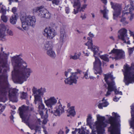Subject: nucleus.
Here are the masks:
<instances>
[{
	"label": "nucleus",
	"mask_w": 134,
	"mask_h": 134,
	"mask_svg": "<svg viewBox=\"0 0 134 134\" xmlns=\"http://www.w3.org/2000/svg\"><path fill=\"white\" fill-rule=\"evenodd\" d=\"M12 62L14 70L16 75V80L19 83H22L26 81L32 73V70L27 68V65L19 56H15L12 57Z\"/></svg>",
	"instance_id": "nucleus-1"
},
{
	"label": "nucleus",
	"mask_w": 134,
	"mask_h": 134,
	"mask_svg": "<svg viewBox=\"0 0 134 134\" xmlns=\"http://www.w3.org/2000/svg\"><path fill=\"white\" fill-rule=\"evenodd\" d=\"M114 116H110L108 119L110 126L109 127L108 131L110 132V134H120V128L119 127L120 125L119 123L120 122V118L118 114L113 112L112 113Z\"/></svg>",
	"instance_id": "nucleus-2"
},
{
	"label": "nucleus",
	"mask_w": 134,
	"mask_h": 134,
	"mask_svg": "<svg viewBox=\"0 0 134 134\" xmlns=\"http://www.w3.org/2000/svg\"><path fill=\"white\" fill-rule=\"evenodd\" d=\"M114 78L113 77V75L111 74H105V75L104 80L105 81L108 85L107 87L108 91L105 96L106 97L110 95L111 92L114 91L115 94L116 95L120 94V95L122 94L121 91H119L117 90L116 87L115 86V83L113 81Z\"/></svg>",
	"instance_id": "nucleus-3"
},
{
	"label": "nucleus",
	"mask_w": 134,
	"mask_h": 134,
	"mask_svg": "<svg viewBox=\"0 0 134 134\" xmlns=\"http://www.w3.org/2000/svg\"><path fill=\"white\" fill-rule=\"evenodd\" d=\"M124 70H122L124 75V82L128 85L130 83L134 82V64L130 67L128 65H124Z\"/></svg>",
	"instance_id": "nucleus-4"
},
{
	"label": "nucleus",
	"mask_w": 134,
	"mask_h": 134,
	"mask_svg": "<svg viewBox=\"0 0 134 134\" xmlns=\"http://www.w3.org/2000/svg\"><path fill=\"white\" fill-rule=\"evenodd\" d=\"M71 69H69L64 72L65 75L66 77L70 76L64 80L65 84L69 85L76 84L77 79L80 77V75L82 72V71L79 69H77L76 72H71Z\"/></svg>",
	"instance_id": "nucleus-5"
},
{
	"label": "nucleus",
	"mask_w": 134,
	"mask_h": 134,
	"mask_svg": "<svg viewBox=\"0 0 134 134\" xmlns=\"http://www.w3.org/2000/svg\"><path fill=\"white\" fill-rule=\"evenodd\" d=\"M29 107L23 105L19 108V115L22 120V122L25 123L28 126H33L41 127V121L39 119H38L34 124H30L26 119L27 116L28 115Z\"/></svg>",
	"instance_id": "nucleus-6"
},
{
	"label": "nucleus",
	"mask_w": 134,
	"mask_h": 134,
	"mask_svg": "<svg viewBox=\"0 0 134 134\" xmlns=\"http://www.w3.org/2000/svg\"><path fill=\"white\" fill-rule=\"evenodd\" d=\"M99 48L96 46H94L92 47L91 49L94 53V56L95 57V61L93 62V69L94 73L97 74H99L101 75L102 73V70L101 66L102 62L95 55H100V53L98 52Z\"/></svg>",
	"instance_id": "nucleus-7"
},
{
	"label": "nucleus",
	"mask_w": 134,
	"mask_h": 134,
	"mask_svg": "<svg viewBox=\"0 0 134 134\" xmlns=\"http://www.w3.org/2000/svg\"><path fill=\"white\" fill-rule=\"evenodd\" d=\"M44 88H41L37 90L36 88L34 87L32 89V91L34 95V102L35 104H38V108L39 109H43L44 108V105L42 103V99L41 96L43 94V93L45 92Z\"/></svg>",
	"instance_id": "nucleus-8"
},
{
	"label": "nucleus",
	"mask_w": 134,
	"mask_h": 134,
	"mask_svg": "<svg viewBox=\"0 0 134 134\" xmlns=\"http://www.w3.org/2000/svg\"><path fill=\"white\" fill-rule=\"evenodd\" d=\"M22 26L25 30H28L29 26L34 27L35 26L36 19L34 16L30 15L25 16L21 15L20 16Z\"/></svg>",
	"instance_id": "nucleus-9"
},
{
	"label": "nucleus",
	"mask_w": 134,
	"mask_h": 134,
	"mask_svg": "<svg viewBox=\"0 0 134 134\" xmlns=\"http://www.w3.org/2000/svg\"><path fill=\"white\" fill-rule=\"evenodd\" d=\"M97 117L98 121L94 124L93 129L95 128L96 130H97L98 132H101L103 130V128L107 126L106 124L104 122L105 119V117L99 115H97Z\"/></svg>",
	"instance_id": "nucleus-10"
},
{
	"label": "nucleus",
	"mask_w": 134,
	"mask_h": 134,
	"mask_svg": "<svg viewBox=\"0 0 134 134\" xmlns=\"http://www.w3.org/2000/svg\"><path fill=\"white\" fill-rule=\"evenodd\" d=\"M8 76L4 74L0 75V93H6V90L4 86V84L8 86L9 83L7 80Z\"/></svg>",
	"instance_id": "nucleus-11"
},
{
	"label": "nucleus",
	"mask_w": 134,
	"mask_h": 134,
	"mask_svg": "<svg viewBox=\"0 0 134 134\" xmlns=\"http://www.w3.org/2000/svg\"><path fill=\"white\" fill-rule=\"evenodd\" d=\"M112 53L114 54V57H110V58H111L113 60L114 59L116 60H120L124 59L125 57V52L122 49H115L114 48L109 53V54H110Z\"/></svg>",
	"instance_id": "nucleus-12"
},
{
	"label": "nucleus",
	"mask_w": 134,
	"mask_h": 134,
	"mask_svg": "<svg viewBox=\"0 0 134 134\" xmlns=\"http://www.w3.org/2000/svg\"><path fill=\"white\" fill-rule=\"evenodd\" d=\"M127 30L125 28L121 29L119 31L120 34L118 35L119 39H120L124 43L127 44H130V41L129 40V38L127 36Z\"/></svg>",
	"instance_id": "nucleus-13"
},
{
	"label": "nucleus",
	"mask_w": 134,
	"mask_h": 134,
	"mask_svg": "<svg viewBox=\"0 0 134 134\" xmlns=\"http://www.w3.org/2000/svg\"><path fill=\"white\" fill-rule=\"evenodd\" d=\"M110 4L112 8L115 11L113 14V19H116L120 14L121 10V7L119 4L113 3L112 2H110Z\"/></svg>",
	"instance_id": "nucleus-14"
},
{
	"label": "nucleus",
	"mask_w": 134,
	"mask_h": 134,
	"mask_svg": "<svg viewBox=\"0 0 134 134\" xmlns=\"http://www.w3.org/2000/svg\"><path fill=\"white\" fill-rule=\"evenodd\" d=\"M43 35L48 39H52L56 34L55 31L50 27L45 29L43 33Z\"/></svg>",
	"instance_id": "nucleus-15"
},
{
	"label": "nucleus",
	"mask_w": 134,
	"mask_h": 134,
	"mask_svg": "<svg viewBox=\"0 0 134 134\" xmlns=\"http://www.w3.org/2000/svg\"><path fill=\"white\" fill-rule=\"evenodd\" d=\"M55 109L54 110L51 111V112L56 116H59L60 115V113L62 114L64 112V108L62 107V105L60 103L59 101L57 106Z\"/></svg>",
	"instance_id": "nucleus-16"
},
{
	"label": "nucleus",
	"mask_w": 134,
	"mask_h": 134,
	"mask_svg": "<svg viewBox=\"0 0 134 134\" xmlns=\"http://www.w3.org/2000/svg\"><path fill=\"white\" fill-rule=\"evenodd\" d=\"M44 102L46 105L48 107L50 108L49 110L52 109V107L55 105L57 102V100L54 97H52L47 100H44Z\"/></svg>",
	"instance_id": "nucleus-17"
},
{
	"label": "nucleus",
	"mask_w": 134,
	"mask_h": 134,
	"mask_svg": "<svg viewBox=\"0 0 134 134\" xmlns=\"http://www.w3.org/2000/svg\"><path fill=\"white\" fill-rule=\"evenodd\" d=\"M18 90L15 89L12 90L9 93V96L10 101L14 102H17L18 100L16 93Z\"/></svg>",
	"instance_id": "nucleus-18"
},
{
	"label": "nucleus",
	"mask_w": 134,
	"mask_h": 134,
	"mask_svg": "<svg viewBox=\"0 0 134 134\" xmlns=\"http://www.w3.org/2000/svg\"><path fill=\"white\" fill-rule=\"evenodd\" d=\"M72 3L74 4L73 7L75 8L74 9V13L76 14L78 12L79 9L80 8L81 4L79 0H70Z\"/></svg>",
	"instance_id": "nucleus-19"
},
{
	"label": "nucleus",
	"mask_w": 134,
	"mask_h": 134,
	"mask_svg": "<svg viewBox=\"0 0 134 134\" xmlns=\"http://www.w3.org/2000/svg\"><path fill=\"white\" fill-rule=\"evenodd\" d=\"M36 10L39 13L38 15L42 18H43L48 11L45 8H42L41 7H38L36 9Z\"/></svg>",
	"instance_id": "nucleus-20"
},
{
	"label": "nucleus",
	"mask_w": 134,
	"mask_h": 134,
	"mask_svg": "<svg viewBox=\"0 0 134 134\" xmlns=\"http://www.w3.org/2000/svg\"><path fill=\"white\" fill-rule=\"evenodd\" d=\"M53 47L52 42L50 41H47L44 44L43 48L46 50H48L52 49Z\"/></svg>",
	"instance_id": "nucleus-21"
},
{
	"label": "nucleus",
	"mask_w": 134,
	"mask_h": 134,
	"mask_svg": "<svg viewBox=\"0 0 134 134\" xmlns=\"http://www.w3.org/2000/svg\"><path fill=\"white\" fill-rule=\"evenodd\" d=\"M103 8V10H100V12L101 13L103 14V18L108 20V18L107 14L108 13V10L107 9V8L105 6H104Z\"/></svg>",
	"instance_id": "nucleus-22"
},
{
	"label": "nucleus",
	"mask_w": 134,
	"mask_h": 134,
	"mask_svg": "<svg viewBox=\"0 0 134 134\" xmlns=\"http://www.w3.org/2000/svg\"><path fill=\"white\" fill-rule=\"evenodd\" d=\"M6 30V27L3 24H0V37H3L5 35V31Z\"/></svg>",
	"instance_id": "nucleus-23"
},
{
	"label": "nucleus",
	"mask_w": 134,
	"mask_h": 134,
	"mask_svg": "<svg viewBox=\"0 0 134 134\" xmlns=\"http://www.w3.org/2000/svg\"><path fill=\"white\" fill-rule=\"evenodd\" d=\"M104 98H103L102 100V103H99L98 105V107L100 109H102L103 107H107L109 104L108 103L106 100H104Z\"/></svg>",
	"instance_id": "nucleus-24"
},
{
	"label": "nucleus",
	"mask_w": 134,
	"mask_h": 134,
	"mask_svg": "<svg viewBox=\"0 0 134 134\" xmlns=\"http://www.w3.org/2000/svg\"><path fill=\"white\" fill-rule=\"evenodd\" d=\"M18 15L17 14L13 15L10 18V22L13 24H16Z\"/></svg>",
	"instance_id": "nucleus-25"
},
{
	"label": "nucleus",
	"mask_w": 134,
	"mask_h": 134,
	"mask_svg": "<svg viewBox=\"0 0 134 134\" xmlns=\"http://www.w3.org/2000/svg\"><path fill=\"white\" fill-rule=\"evenodd\" d=\"M69 114L67 115V116H69L71 115L72 116H74L75 115V112L74 109V106H72L69 109Z\"/></svg>",
	"instance_id": "nucleus-26"
},
{
	"label": "nucleus",
	"mask_w": 134,
	"mask_h": 134,
	"mask_svg": "<svg viewBox=\"0 0 134 134\" xmlns=\"http://www.w3.org/2000/svg\"><path fill=\"white\" fill-rule=\"evenodd\" d=\"M47 53L48 56L54 59L56 57L55 53L52 50V49L47 51Z\"/></svg>",
	"instance_id": "nucleus-27"
},
{
	"label": "nucleus",
	"mask_w": 134,
	"mask_h": 134,
	"mask_svg": "<svg viewBox=\"0 0 134 134\" xmlns=\"http://www.w3.org/2000/svg\"><path fill=\"white\" fill-rule=\"evenodd\" d=\"M60 41L61 42H63L64 41V39L66 37V33L63 29L60 30Z\"/></svg>",
	"instance_id": "nucleus-28"
},
{
	"label": "nucleus",
	"mask_w": 134,
	"mask_h": 134,
	"mask_svg": "<svg viewBox=\"0 0 134 134\" xmlns=\"http://www.w3.org/2000/svg\"><path fill=\"white\" fill-rule=\"evenodd\" d=\"M30 129L31 130H34L35 131V133H36L38 132L39 133L41 132L40 130L41 129V127H39L37 126H28Z\"/></svg>",
	"instance_id": "nucleus-29"
},
{
	"label": "nucleus",
	"mask_w": 134,
	"mask_h": 134,
	"mask_svg": "<svg viewBox=\"0 0 134 134\" xmlns=\"http://www.w3.org/2000/svg\"><path fill=\"white\" fill-rule=\"evenodd\" d=\"M108 55L107 54L100 56V58L102 59L107 62L109 61V59L108 57Z\"/></svg>",
	"instance_id": "nucleus-30"
},
{
	"label": "nucleus",
	"mask_w": 134,
	"mask_h": 134,
	"mask_svg": "<svg viewBox=\"0 0 134 134\" xmlns=\"http://www.w3.org/2000/svg\"><path fill=\"white\" fill-rule=\"evenodd\" d=\"M92 118L91 115V114H89L87 119V124L90 125L91 123V120Z\"/></svg>",
	"instance_id": "nucleus-31"
},
{
	"label": "nucleus",
	"mask_w": 134,
	"mask_h": 134,
	"mask_svg": "<svg viewBox=\"0 0 134 134\" xmlns=\"http://www.w3.org/2000/svg\"><path fill=\"white\" fill-rule=\"evenodd\" d=\"M51 17V14L49 13L48 11H47L45 14L44 15L43 18H45L47 19H49Z\"/></svg>",
	"instance_id": "nucleus-32"
},
{
	"label": "nucleus",
	"mask_w": 134,
	"mask_h": 134,
	"mask_svg": "<svg viewBox=\"0 0 134 134\" xmlns=\"http://www.w3.org/2000/svg\"><path fill=\"white\" fill-rule=\"evenodd\" d=\"M126 18L125 17H122L120 20V21L122 22L124 25L128 24V22L126 21Z\"/></svg>",
	"instance_id": "nucleus-33"
},
{
	"label": "nucleus",
	"mask_w": 134,
	"mask_h": 134,
	"mask_svg": "<svg viewBox=\"0 0 134 134\" xmlns=\"http://www.w3.org/2000/svg\"><path fill=\"white\" fill-rule=\"evenodd\" d=\"M5 14H2L1 16L2 20L4 22H6L7 21V17L5 16Z\"/></svg>",
	"instance_id": "nucleus-34"
},
{
	"label": "nucleus",
	"mask_w": 134,
	"mask_h": 134,
	"mask_svg": "<svg viewBox=\"0 0 134 134\" xmlns=\"http://www.w3.org/2000/svg\"><path fill=\"white\" fill-rule=\"evenodd\" d=\"M134 50V46L132 48L130 47L128 48V51L129 55H131Z\"/></svg>",
	"instance_id": "nucleus-35"
},
{
	"label": "nucleus",
	"mask_w": 134,
	"mask_h": 134,
	"mask_svg": "<svg viewBox=\"0 0 134 134\" xmlns=\"http://www.w3.org/2000/svg\"><path fill=\"white\" fill-rule=\"evenodd\" d=\"M27 94L26 93L23 92L21 98L23 99H25L27 97Z\"/></svg>",
	"instance_id": "nucleus-36"
},
{
	"label": "nucleus",
	"mask_w": 134,
	"mask_h": 134,
	"mask_svg": "<svg viewBox=\"0 0 134 134\" xmlns=\"http://www.w3.org/2000/svg\"><path fill=\"white\" fill-rule=\"evenodd\" d=\"M85 45L87 46H91V48L94 46H93L92 41H88L87 43H85Z\"/></svg>",
	"instance_id": "nucleus-37"
},
{
	"label": "nucleus",
	"mask_w": 134,
	"mask_h": 134,
	"mask_svg": "<svg viewBox=\"0 0 134 134\" xmlns=\"http://www.w3.org/2000/svg\"><path fill=\"white\" fill-rule=\"evenodd\" d=\"M61 1V0H53L52 1L53 4H54L56 5H58L59 2Z\"/></svg>",
	"instance_id": "nucleus-38"
},
{
	"label": "nucleus",
	"mask_w": 134,
	"mask_h": 134,
	"mask_svg": "<svg viewBox=\"0 0 134 134\" xmlns=\"http://www.w3.org/2000/svg\"><path fill=\"white\" fill-rule=\"evenodd\" d=\"M1 11L2 14H6V10L3 8V7L1 8Z\"/></svg>",
	"instance_id": "nucleus-39"
},
{
	"label": "nucleus",
	"mask_w": 134,
	"mask_h": 134,
	"mask_svg": "<svg viewBox=\"0 0 134 134\" xmlns=\"http://www.w3.org/2000/svg\"><path fill=\"white\" fill-rule=\"evenodd\" d=\"M1 11L2 14H6V10L3 8V7L1 8Z\"/></svg>",
	"instance_id": "nucleus-40"
},
{
	"label": "nucleus",
	"mask_w": 134,
	"mask_h": 134,
	"mask_svg": "<svg viewBox=\"0 0 134 134\" xmlns=\"http://www.w3.org/2000/svg\"><path fill=\"white\" fill-rule=\"evenodd\" d=\"M1 11L2 14H6V10L3 8V7L1 8Z\"/></svg>",
	"instance_id": "nucleus-41"
},
{
	"label": "nucleus",
	"mask_w": 134,
	"mask_h": 134,
	"mask_svg": "<svg viewBox=\"0 0 134 134\" xmlns=\"http://www.w3.org/2000/svg\"><path fill=\"white\" fill-rule=\"evenodd\" d=\"M80 129H75L74 131H72V134H75L76 133V132H78L79 133H80Z\"/></svg>",
	"instance_id": "nucleus-42"
},
{
	"label": "nucleus",
	"mask_w": 134,
	"mask_h": 134,
	"mask_svg": "<svg viewBox=\"0 0 134 134\" xmlns=\"http://www.w3.org/2000/svg\"><path fill=\"white\" fill-rule=\"evenodd\" d=\"M7 32L8 34L10 36H12L13 35V33L12 31L9 30H7Z\"/></svg>",
	"instance_id": "nucleus-43"
},
{
	"label": "nucleus",
	"mask_w": 134,
	"mask_h": 134,
	"mask_svg": "<svg viewBox=\"0 0 134 134\" xmlns=\"http://www.w3.org/2000/svg\"><path fill=\"white\" fill-rule=\"evenodd\" d=\"M86 4L84 5L82 7H81L80 11L83 12L84 11V10L85 9V8L86 7Z\"/></svg>",
	"instance_id": "nucleus-44"
},
{
	"label": "nucleus",
	"mask_w": 134,
	"mask_h": 134,
	"mask_svg": "<svg viewBox=\"0 0 134 134\" xmlns=\"http://www.w3.org/2000/svg\"><path fill=\"white\" fill-rule=\"evenodd\" d=\"M17 10L16 8L15 7H13L12 9V12L14 13L15 14Z\"/></svg>",
	"instance_id": "nucleus-45"
},
{
	"label": "nucleus",
	"mask_w": 134,
	"mask_h": 134,
	"mask_svg": "<svg viewBox=\"0 0 134 134\" xmlns=\"http://www.w3.org/2000/svg\"><path fill=\"white\" fill-rule=\"evenodd\" d=\"M65 12L67 14H68L70 12V9L69 7H66L65 8Z\"/></svg>",
	"instance_id": "nucleus-46"
},
{
	"label": "nucleus",
	"mask_w": 134,
	"mask_h": 134,
	"mask_svg": "<svg viewBox=\"0 0 134 134\" xmlns=\"http://www.w3.org/2000/svg\"><path fill=\"white\" fill-rule=\"evenodd\" d=\"M88 35L91 38L93 37L94 36V35L91 32H89L88 34Z\"/></svg>",
	"instance_id": "nucleus-47"
},
{
	"label": "nucleus",
	"mask_w": 134,
	"mask_h": 134,
	"mask_svg": "<svg viewBox=\"0 0 134 134\" xmlns=\"http://www.w3.org/2000/svg\"><path fill=\"white\" fill-rule=\"evenodd\" d=\"M120 97H118L117 96H116L115 98L114 99V101L117 102L119 99Z\"/></svg>",
	"instance_id": "nucleus-48"
},
{
	"label": "nucleus",
	"mask_w": 134,
	"mask_h": 134,
	"mask_svg": "<svg viewBox=\"0 0 134 134\" xmlns=\"http://www.w3.org/2000/svg\"><path fill=\"white\" fill-rule=\"evenodd\" d=\"M71 58L74 59H76L79 58V57L77 55L75 54L74 56H72Z\"/></svg>",
	"instance_id": "nucleus-49"
},
{
	"label": "nucleus",
	"mask_w": 134,
	"mask_h": 134,
	"mask_svg": "<svg viewBox=\"0 0 134 134\" xmlns=\"http://www.w3.org/2000/svg\"><path fill=\"white\" fill-rule=\"evenodd\" d=\"M5 107L4 106H2L1 109H0V113L1 114V113L4 110Z\"/></svg>",
	"instance_id": "nucleus-50"
},
{
	"label": "nucleus",
	"mask_w": 134,
	"mask_h": 134,
	"mask_svg": "<svg viewBox=\"0 0 134 134\" xmlns=\"http://www.w3.org/2000/svg\"><path fill=\"white\" fill-rule=\"evenodd\" d=\"M131 7H130L129 8V12L130 13H131V12L132 11V10H133L134 9L133 6H131Z\"/></svg>",
	"instance_id": "nucleus-51"
},
{
	"label": "nucleus",
	"mask_w": 134,
	"mask_h": 134,
	"mask_svg": "<svg viewBox=\"0 0 134 134\" xmlns=\"http://www.w3.org/2000/svg\"><path fill=\"white\" fill-rule=\"evenodd\" d=\"M134 17V14H131V16L130 18V21H131L132 20L133 18Z\"/></svg>",
	"instance_id": "nucleus-52"
},
{
	"label": "nucleus",
	"mask_w": 134,
	"mask_h": 134,
	"mask_svg": "<svg viewBox=\"0 0 134 134\" xmlns=\"http://www.w3.org/2000/svg\"><path fill=\"white\" fill-rule=\"evenodd\" d=\"M58 134H64V132L63 131L60 130L59 131Z\"/></svg>",
	"instance_id": "nucleus-53"
},
{
	"label": "nucleus",
	"mask_w": 134,
	"mask_h": 134,
	"mask_svg": "<svg viewBox=\"0 0 134 134\" xmlns=\"http://www.w3.org/2000/svg\"><path fill=\"white\" fill-rule=\"evenodd\" d=\"M130 32V33L131 36H133V35H134V34L133 33V32L131 31L130 30H129Z\"/></svg>",
	"instance_id": "nucleus-54"
},
{
	"label": "nucleus",
	"mask_w": 134,
	"mask_h": 134,
	"mask_svg": "<svg viewBox=\"0 0 134 134\" xmlns=\"http://www.w3.org/2000/svg\"><path fill=\"white\" fill-rule=\"evenodd\" d=\"M80 17L82 18V20L85 19L86 18V17L85 15H81V16Z\"/></svg>",
	"instance_id": "nucleus-55"
},
{
	"label": "nucleus",
	"mask_w": 134,
	"mask_h": 134,
	"mask_svg": "<svg viewBox=\"0 0 134 134\" xmlns=\"http://www.w3.org/2000/svg\"><path fill=\"white\" fill-rule=\"evenodd\" d=\"M102 2L104 4H106L107 3V0H101Z\"/></svg>",
	"instance_id": "nucleus-56"
},
{
	"label": "nucleus",
	"mask_w": 134,
	"mask_h": 134,
	"mask_svg": "<svg viewBox=\"0 0 134 134\" xmlns=\"http://www.w3.org/2000/svg\"><path fill=\"white\" fill-rule=\"evenodd\" d=\"M88 74L87 72L84 75V77H85V78L86 79H88V76H87Z\"/></svg>",
	"instance_id": "nucleus-57"
},
{
	"label": "nucleus",
	"mask_w": 134,
	"mask_h": 134,
	"mask_svg": "<svg viewBox=\"0 0 134 134\" xmlns=\"http://www.w3.org/2000/svg\"><path fill=\"white\" fill-rule=\"evenodd\" d=\"M10 119L11 120H12L13 121V122H14V121H13V119H14V117L12 115H11L10 117Z\"/></svg>",
	"instance_id": "nucleus-58"
},
{
	"label": "nucleus",
	"mask_w": 134,
	"mask_h": 134,
	"mask_svg": "<svg viewBox=\"0 0 134 134\" xmlns=\"http://www.w3.org/2000/svg\"><path fill=\"white\" fill-rule=\"evenodd\" d=\"M83 53H84L85 54V55L88 56L89 55V53H88V52H87L86 53H85L84 51H83Z\"/></svg>",
	"instance_id": "nucleus-59"
},
{
	"label": "nucleus",
	"mask_w": 134,
	"mask_h": 134,
	"mask_svg": "<svg viewBox=\"0 0 134 134\" xmlns=\"http://www.w3.org/2000/svg\"><path fill=\"white\" fill-rule=\"evenodd\" d=\"M4 56H3L4 57H5V58H7L8 56V54L6 53H4Z\"/></svg>",
	"instance_id": "nucleus-60"
},
{
	"label": "nucleus",
	"mask_w": 134,
	"mask_h": 134,
	"mask_svg": "<svg viewBox=\"0 0 134 134\" xmlns=\"http://www.w3.org/2000/svg\"><path fill=\"white\" fill-rule=\"evenodd\" d=\"M87 39L88 40H89L88 41H92V40L91 39V38L90 37H88L87 38Z\"/></svg>",
	"instance_id": "nucleus-61"
},
{
	"label": "nucleus",
	"mask_w": 134,
	"mask_h": 134,
	"mask_svg": "<svg viewBox=\"0 0 134 134\" xmlns=\"http://www.w3.org/2000/svg\"><path fill=\"white\" fill-rule=\"evenodd\" d=\"M43 131L44 132L45 134H48L47 132L45 129H44Z\"/></svg>",
	"instance_id": "nucleus-62"
},
{
	"label": "nucleus",
	"mask_w": 134,
	"mask_h": 134,
	"mask_svg": "<svg viewBox=\"0 0 134 134\" xmlns=\"http://www.w3.org/2000/svg\"><path fill=\"white\" fill-rule=\"evenodd\" d=\"M111 39H112L113 41L114 40V38L113 37V36H111L109 37Z\"/></svg>",
	"instance_id": "nucleus-63"
},
{
	"label": "nucleus",
	"mask_w": 134,
	"mask_h": 134,
	"mask_svg": "<svg viewBox=\"0 0 134 134\" xmlns=\"http://www.w3.org/2000/svg\"><path fill=\"white\" fill-rule=\"evenodd\" d=\"M69 131V129H67L65 132V133L66 134H67Z\"/></svg>",
	"instance_id": "nucleus-64"
}]
</instances>
